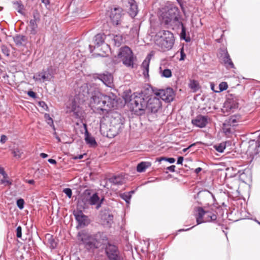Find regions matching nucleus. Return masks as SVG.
I'll use <instances>...</instances> for the list:
<instances>
[{
    "instance_id": "37",
    "label": "nucleus",
    "mask_w": 260,
    "mask_h": 260,
    "mask_svg": "<svg viewBox=\"0 0 260 260\" xmlns=\"http://www.w3.org/2000/svg\"><path fill=\"white\" fill-rule=\"evenodd\" d=\"M44 117L47 124L49 125L54 131H55V127L53 123V119L50 116V115L49 114L45 113Z\"/></svg>"
},
{
    "instance_id": "58",
    "label": "nucleus",
    "mask_w": 260,
    "mask_h": 260,
    "mask_svg": "<svg viewBox=\"0 0 260 260\" xmlns=\"http://www.w3.org/2000/svg\"><path fill=\"white\" fill-rule=\"evenodd\" d=\"M175 168H176V167L175 165H171L169 167H168L167 168V170H169L171 172H174L175 171Z\"/></svg>"
},
{
    "instance_id": "38",
    "label": "nucleus",
    "mask_w": 260,
    "mask_h": 260,
    "mask_svg": "<svg viewBox=\"0 0 260 260\" xmlns=\"http://www.w3.org/2000/svg\"><path fill=\"white\" fill-rule=\"evenodd\" d=\"M225 144L223 143H221L217 145H215L214 146V149L219 153L223 152L224 149H225Z\"/></svg>"
},
{
    "instance_id": "35",
    "label": "nucleus",
    "mask_w": 260,
    "mask_h": 260,
    "mask_svg": "<svg viewBox=\"0 0 260 260\" xmlns=\"http://www.w3.org/2000/svg\"><path fill=\"white\" fill-rule=\"evenodd\" d=\"M229 118L232 121L236 126L238 125V123L241 121V116L240 114H234L231 115Z\"/></svg>"
},
{
    "instance_id": "21",
    "label": "nucleus",
    "mask_w": 260,
    "mask_h": 260,
    "mask_svg": "<svg viewBox=\"0 0 260 260\" xmlns=\"http://www.w3.org/2000/svg\"><path fill=\"white\" fill-rule=\"evenodd\" d=\"M83 124L85 130V141L86 144L89 145L91 147L96 146L97 143L95 138L91 136L88 131L87 124L86 123H83Z\"/></svg>"
},
{
    "instance_id": "41",
    "label": "nucleus",
    "mask_w": 260,
    "mask_h": 260,
    "mask_svg": "<svg viewBox=\"0 0 260 260\" xmlns=\"http://www.w3.org/2000/svg\"><path fill=\"white\" fill-rule=\"evenodd\" d=\"M250 147L254 146L255 148V152L257 153L258 149L260 147V143L258 141L251 140L250 141Z\"/></svg>"
},
{
    "instance_id": "57",
    "label": "nucleus",
    "mask_w": 260,
    "mask_h": 260,
    "mask_svg": "<svg viewBox=\"0 0 260 260\" xmlns=\"http://www.w3.org/2000/svg\"><path fill=\"white\" fill-rule=\"evenodd\" d=\"M184 160V158L183 156H179L177 158V165H182L183 161Z\"/></svg>"
},
{
    "instance_id": "24",
    "label": "nucleus",
    "mask_w": 260,
    "mask_h": 260,
    "mask_svg": "<svg viewBox=\"0 0 260 260\" xmlns=\"http://www.w3.org/2000/svg\"><path fill=\"white\" fill-rule=\"evenodd\" d=\"M13 41L17 46H25L27 42V37L24 35L16 34L13 37Z\"/></svg>"
},
{
    "instance_id": "49",
    "label": "nucleus",
    "mask_w": 260,
    "mask_h": 260,
    "mask_svg": "<svg viewBox=\"0 0 260 260\" xmlns=\"http://www.w3.org/2000/svg\"><path fill=\"white\" fill-rule=\"evenodd\" d=\"M63 192L69 198H71L72 196V190L70 188L63 189Z\"/></svg>"
},
{
    "instance_id": "25",
    "label": "nucleus",
    "mask_w": 260,
    "mask_h": 260,
    "mask_svg": "<svg viewBox=\"0 0 260 260\" xmlns=\"http://www.w3.org/2000/svg\"><path fill=\"white\" fill-rule=\"evenodd\" d=\"M101 219L106 222L107 225H111L113 222V215L110 214L107 210L102 211Z\"/></svg>"
},
{
    "instance_id": "3",
    "label": "nucleus",
    "mask_w": 260,
    "mask_h": 260,
    "mask_svg": "<svg viewBox=\"0 0 260 260\" xmlns=\"http://www.w3.org/2000/svg\"><path fill=\"white\" fill-rule=\"evenodd\" d=\"M77 238L84 248L88 251H94L99 248L102 245H105L108 238L105 233L98 232L91 234L88 230H82L77 234Z\"/></svg>"
},
{
    "instance_id": "55",
    "label": "nucleus",
    "mask_w": 260,
    "mask_h": 260,
    "mask_svg": "<svg viewBox=\"0 0 260 260\" xmlns=\"http://www.w3.org/2000/svg\"><path fill=\"white\" fill-rule=\"evenodd\" d=\"M2 51L4 54H5L6 56L9 55V50L7 48V47L3 46L2 47Z\"/></svg>"
},
{
    "instance_id": "34",
    "label": "nucleus",
    "mask_w": 260,
    "mask_h": 260,
    "mask_svg": "<svg viewBox=\"0 0 260 260\" xmlns=\"http://www.w3.org/2000/svg\"><path fill=\"white\" fill-rule=\"evenodd\" d=\"M38 22L35 21V20H30L29 21V27L30 28V34L32 35H35L37 33L38 28Z\"/></svg>"
},
{
    "instance_id": "2",
    "label": "nucleus",
    "mask_w": 260,
    "mask_h": 260,
    "mask_svg": "<svg viewBox=\"0 0 260 260\" xmlns=\"http://www.w3.org/2000/svg\"><path fill=\"white\" fill-rule=\"evenodd\" d=\"M123 99L125 103H129L131 112L138 116H142L147 111L148 115L155 114L161 108L160 100L157 97L148 96L143 92L132 93L129 90L124 92Z\"/></svg>"
},
{
    "instance_id": "59",
    "label": "nucleus",
    "mask_w": 260,
    "mask_h": 260,
    "mask_svg": "<svg viewBox=\"0 0 260 260\" xmlns=\"http://www.w3.org/2000/svg\"><path fill=\"white\" fill-rule=\"evenodd\" d=\"M7 139V137L5 135H2L1 137L0 142L4 144L6 142Z\"/></svg>"
},
{
    "instance_id": "61",
    "label": "nucleus",
    "mask_w": 260,
    "mask_h": 260,
    "mask_svg": "<svg viewBox=\"0 0 260 260\" xmlns=\"http://www.w3.org/2000/svg\"><path fill=\"white\" fill-rule=\"evenodd\" d=\"M54 133H53V135L56 138V139L57 140L58 142H60L61 141L60 138L58 137V136L57 135V133H56L55 131H54Z\"/></svg>"
},
{
    "instance_id": "54",
    "label": "nucleus",
    "mask_w": 260,
    "mask_h": 260,
    "mask_svg": "<svg viewBox=\"0 0 260 260\" xmlns=\"http://www.w3.org/2000/svg\"><path fill=\"white\" fill-rule=\"evenodd\" d=\"M0 174L2 175L4 178H7L8 177V175L5 172L4 168L0 166Z\"/></svg>"
},
{
    "instance_id": "51",
    "label": "nucleus",
    "mask_w": 260,
    "mask_h": 260,
    "mask_svg": "<svg viewBox=\"0 0 260 260\" xmlns=\"http://www.w3.org/2000/svg\"><path fill=\"white\" fill-rule=\"evenodd\" d=\"M27 94L30 98L36 99L37 98V93L32 91V90H29L27 92Z\"/></svg>"
},
{
    "instance_id": "47",
    "label": "nucleus",
    "mask_w": 260,
    "mask_h": 260,
    "mask_svg": "<svg viewBox=\"0 0 260 260\" xmlns=\"http://www.w3.org/2000/svg\"><path fill=\"white\" fill-rule=\"evenodd\" d=\"M228 88V85L226 82H222L219 85V91H223L226 90Z\"/></svg>"
},
{
    "instance_id": "20",
    "label": "nucleus",
    "mask_w": 260,
    "mask_h": 260,
    "mask_svg": "<svg viewBox=\"0 0 260 260\" xmlns=\"http://www.w3.org/2000/svg\"><path fill=\"white\" fill-rule=\"evenodd\" d=\"M71 112H73L76 118H80L82 116L81 108L75 99L72 101L71 105Z\"/></svg>"
},
{
    "instance_id": "22",
    "label": "nucleus",
    "mask_w": 260,
    "mask_h": 260,
    "mask_svg": "<svg viewBox=\"0 0 260 260\" xmlns=\"http://www.w3.org/2000/svg\"><path fill=\"white\" fill-rule=\"evenodd\" d=\"M149 54L145 59L143 61L142 64L141 65V69L143 71V75L145 78H149V64L150 61V57Z\"/></svg>"
},
{
    "instance_id": "52",
    "label": "nucleus",
    "mask_w": 260,
    "mask_h": 260,
    "mask_svg": "<svg viewBox=\"0 0 260 260\" xmlns=\"http://www.w3.org/2000/svg\"><path fill=\"white\" fill-rule=\"evenodd\" d=\"M16 236L18 238H20L22 237V228L20 225L18 226L16 228Z\"/></svg>"
},
{
    "instance_id": "30",
    "label": "nucleus",
    "mask_w": 260,
    "mask_h": 260,
    "mask_svg": "<svg viewBox=\"0 0 260 260\" xmlns=\"http://www.w3.org/2000/svg\"><path fill=\"white\" fill-rule=\"evenodd\" d=\"M112 41L115 46L119 47L123 43V37L121 35H112Z\"/></svg>"
},
{
    "instance_id": "64",
    "label": "nucleus",
    "mask_w": 260,
    "mask_h": 260,
    "mask_svg": "<svg viewBox=\"0 0 260 260\" xmlns=\"http://www.w3.org/2000/svg\"><path fill=\"white\" fill-rule=\"evenodd\" d=\"M48 154L45 153H41L40 154V156L43 158H46L48 157Z\"/></svg>"
},
{
    "instance_id": "56",
    "label": "nucleus",
    "mask_w": 260,
    "mask_h": 260,
    "mask_svg": "<svg viewBox=\"0 0 260 260\" xmlns=\"http://www.w3.org/2000/svg\"><path fill=\"white\" fill-rule=\"evenodd\" d=\"M105 199L103 197L102 199L99 198V201H98V204L97 206H96V209H99L102 206V204L103 203Z\"/></svg>"
},
{
    "instance_id": "9",
    "label": "nucleus",
    "mask_w": 260,
    "mask_h": 260,
    "mask_svg": "<svg viewBox=\"0 0 260 260\" xmlns=\"http://www.w3.org/2000/svg\"><path fill=\"white\" fill-rule=\"evenodd\" d=\"M154 94L166 103H171L174 99L175 94L172 88L168 87L164 89H155L153 90Z\"/></svg>"
},
{
    "instance_id": "4",
    "label": "nucleus",
    "mask_w": 260,
    "mask_h": 260,
    "mask_svg": "<svg viewBox=\"0 0 260 260\" xmlns=\"http://www.w3.org/2000/svg\"><path fill=\"white\" fill-rule=\"evenodd\" d=\"M155 42L163 51L170 50L174 44V35L169 30H160L155 35Z\"/></svg>"
},
{
    "instance_id": "28",
    "label": "nucleus",
    "mask_w": 260,
    "mask_h": 260,
    "mask_svg": "<svg viewBox=\"0 0 260 260\" xmlns=\"http://www.w3.org/2000/svg\"><path fill=\"white\" fill-rule=\"evenodd\" d=\"M188 87L193 92L198 91L201 88L199 82L193 79L189 81Z\"/></svg>"
},
{
    "instance_id": "7",
    "label": "nucleus",
    "mask_w": 260,
    "mask_h": 260,
    "mask_svg": "<svg viewBox=\"0 0 260 260\" xmlns=\"http://www.w3.org/2000/svg\"><path fill=\"white\" fill-rule=\"evenodd\" d=\"M106 36L104 33L96 34L93 39L92 43L89 45L90 52L91 53L94 50L106 53L109 48V46L105 42Z\"/></svg>"
},
{
    "instance_id": "50",
    "label": "nucleus",
    "mask_w": 260,
    "mask_h": 260,
    "mask_svg": "<svg viewBox=\"0 0 260 260\" xmlns=\"http://www.w3.org/2000/svg\"><path fill=\"white\" fill-rule=\"evenodd\" d=\"M223 124H225V126H230L233 128H235L236 126L229 118L224 121Z\"/></svg>"
},
{
    "instance_id": "15",
    "label": "nucleus",
    "mask_w": 260,
    "mask_h": 260,
    "mask_svg": "<svg viewBox=\"0 0 260 260\" xmlns=\"http://www.w3.org/2000/svg\"><path fill=\"white\" fill-rule=\"evenodd\" d=\"M97 78L107 87H111L113 79V76L111 73L108 72H106L103 74H98Z\"/></svg>"
},
{
    "instance_id": "1",
    "label": "nucleus",
    "mask_w": 260,
    "mask_h": 260,
    "mask_svg": "<svg viewBox=\"0 0 260 260\" xmlns=\"http://www.w3.org/2000/svg\"><path fill=\"white\" fill-rule=\"evenodd\" d=\"M117 105V97L112 93L104 94L99 91H94L90 98V106L94 108L96 112L102 116L101 120H106L110 116V126L107 136L112 138L120 133L124 127L125 118L120 113H111L106 108H113Z\"/></svg>"
},
{
    "instance_id": "40",
    "label": "nucleus",
    "mask_w": 260,
    "mask_h": 260,
    "mask_svg": "<svg viewBox=\"0 0 260 260\" xmlns=\"http://www.w3.org/2000/svg\"><path fill=\"white\" fill-rule=\"evenodd\" d=\"M120 198L125 201L126 203L129 204L130 202V200L131 199V194L130 193H127V192H124L120 194Z\"/></svg>"
},
{
    "instance_id": "17",
    "label": "nucleus",
    "mask_w": 260,
    "mask_h": 260,
    "mask_svg": "<svg viewBox=\"0 0 260 260\" xmlns=\"http://www.w3.org/2000/svg\"><path fill=\"white\" fill-rule=\"evenodd\" d=\"M181 28V31L179 36L181 40H184L185 42L188 43L191 41V38L188 34L187 35V30L185 26L183 24L182 21L181 22L180 25L177 24L174 27V29H178Z\"/></svg>"
},
{
    "instance_id": "23",
    "label": "nucleus",
    "mask_w": 260,
    "mask_h": 260,
    "mask_svg": "<svg viewBox=\"0 0 260 260\" xmlns=\"http://www.w3.org/2000/svg\"><path fill=\"white\" fill-rule=\"evenodd\" d=\"M129 9L128 13L131 17L134 18L138 13V5L135 0H128Z\"/></svg>"
},
{
    "instance_id": "12",
    "label": "nucleus",
    "mask_w": 260,
    "mask_h": 260,
    "mask_svg": "<svg viewBox=\"0 0 260 260\" xmlns=\"http://www.w3.org/2000/svg\"><path fill=\"white\" fill-rule=\"evenodd\" d=\"M73 214L76 220L78 223V226H84L89 223L88 217L84 214L81 210H77L76 211H74Z\"/></svg>"
},
{
    "instance_id": "31",
    "label": "nucleus",
    "mask_w": 260,
    "mask_h": 260,
    "mask_svg": "<svg viewBox=\"0 0 260 260\" xmlns=\"http://www.w3.org/2000/svg\"><path fill=\"white\" fill-rule=\"evenodd\" d=\"M222 129L223 133L228 137L231 136L235 132V128L230 126H225V124H222Z\"/></svg>"
},
{
    "instance_id": "33",
    "label": "nucleus",
    "mask_w": 260,
    "mask_h": 260,
    "mask_svg": "<svg viewBox=\"0 0 260 260\" xmlns=\"http://www.w3.org/2000/svg\"><path fill=\"white\" fill-rule=\"evenodd\" d=\"M109 182L114 185H122L123 184V179L120 176H114L109 178Z\"/></svg>"
},
{
    "instance_id": "48",
    "label": "nucleus",
    "mask_w": 260,
    "mask_h": 260,
    "mask_svg": "<svg viewBox=\"0 0 260 260\" xmlns=\"http://www.w3.org/2000/svg\"><path fill=\"white\" fill-rule=\"evenodd\" d=\"M14 4L17 5L18 6V9L17 10V12L19 13L22 14V10L24 9V6L22 5L21 2H16L14 3Z\"/></svg>"
},
{
    "instance_id": "11",
    "label": "nucleus",
    "mask_w": 260,
    "mask_h": 260,
    "mask_svg": "<svg viewBox=\"0 0 260 260\" xmlns=\"http://www.w3.org/2000/svg\"><path fill=\"white\" fill-rule=\"evenodd\" d=\"M122 9L120 8L112 9L109 12V16L113 25H118L120 24L122 17Z\"/></svg>"
},
{
    "instance_id": "44",
    "label": "nucleus",
    "mask_w": 260,
    "mask_h": 260,
    "mask_svg": "<svg viewBox=\"0 0 260 260\" xmlns=\"http://www.w3.org/2000/svg\"><path fill=\"white\" fill-rule=\"evenodd\" d=\"M24 200L21 198L18 199L16 201V205L18 208L20 210H22L24 208Z\"/></svg>"
},
{
    "instance_id": "42",
    "label": "nucleus",
    "mask_w": 260,
    "mask_h": 260,
    "mask_svg": "<svg viewBox=\"0 0 260 260\" xmlns=\"http://www.w3.org/2000/svg\"><path fill=\"white\" fill-rule=\"evenodd\" d=\"M157 160L159 162H160L162 160H165V161L169 162L170 164H173L175 162V159L173 157H161L159 158H157Z\"/></svg>"
},
{
    "instance_id": "43",
    "label": "nucleus",
    "mask_w": 260,
    "mask_h": 260,
    "mask_svg": "<svg viewBox=\"0 0 260 260\" xmlns=\"http://www.w3.org/2000/svg\"><path fill=\"white\" fill-rule=\"evenodd\" d=\"M184 44H182L181 48L179 49L180 53V58L179 59L180 61H183L186 58V54L184 52Z\"/></svg>"
},
{
    "instance_id": "53",
    "label": "nucleus",
    "mask_w": 260,
    "mask_h": 260,
    "mask_svg": "<svg viewBox=\"0 0 260 260\" xmlns=\"http://www.w3.org/2000/svg\"><path fill=\"white\" fill-rule=\"evenodd\" d=\"M40 107H42L44 110L48 111V107L46 103L44 101H40L38 103Z\"/></svg>"
},
{
    "instance_id": "36",
    "label": "nucleus",
    "mask_w": 260,
    "mask_h": 260,
    "mask_svg": "<svg viewBox=\"0 0 260 260\" xmlns=\"http://www.w3.org/2000/svg\"><path fill=\"white\" fill-rule=\"evenodd\" d=\"M160 74L162 77L169 78L172 76V73L170 69H165L162 71H160Z\"/></svg>"
},
{
    "instance_id": "63",
    "label": "nucleus",
    "mask_w": 260,
    "mask_h": 260,
    "mask_svg": "<svg viewBox=\"0 0 260 260\" xmlns=\"http://www.w3.org/2000/svg\"><path fill=\"white\" fill-rule=\"evenodd\" d=\"M202 170V168H200V167H198L197 168H196V169H194V172L198 174H199L201 171Z\"/></svg>"
},
{
    "instance_id": "62",
    "label": "nucleus",
    "mask_w": 260,
    "mask_h": 260,
    "mask_svg": "<svg viewBox=\"0 0 260 260\" xmlns=\"http://www.w3.org/2000/svg\"><path fill=\"white\" fill-rule=\"evenodd\" d=\"M81 202L83 204L84 206H86L87 203H88V200L87 199L83 198L81 200Z\"/></svg>"
},
{
    "instance_id": "26",
    "label": "nucleus",
    "mask_w": 260,
    "mask_h": 260,
    "mask_svg": "<svg viewBox=\"0 0 260 260\" xmlns=\"http://www.w3.org/2000/svg\"><path fill=\"white\" fill-rule=\"evenodd\" d=\"M46 239L48 244L49 245V247L51 249H54L56 248L57 243L55 241L53 236L50 234H47L46 236Z\"/></svg>"
},
{
    "instance_id": "46",
    "label": "nucleus",
    "mask_w": 260,
    "mask_h": 260,
    "mask_svg": "<svg viewBox=\"0 0 260 260\" xmlns=\"http://www.w3.org/2000/svg\"><path fill=\"white\" fill-rule=\"evenodd\" d=\"M33 19L30 20H35L36 22H39L40 21V14L37 10H36L33 13Z\"/></svg>"
},
{
    "instance_id": "39",
    "label": "nucleus",
    "mask_w": 260,
    "mask_h": 260,
    "mask_svg": "<svg viewBox=\"0 0 260 260\" xmlns=\"http://www.w3.org/2000/svg\"><path fill=\"white\" fill-rule=\"evenodd\" d=\"M200 195H203V196H206V197H211L214 200H215L214 196L210 191H208V190H206V189H205L204 190L200 191L198 193V196H199Z\"/></svg>"
},
{
    "instance_id": "14",
    "label": "nucleus",
    "mask_w": 260,
    "mask_h": 260,
    "mask_svg": "<svg viewBox=\"0 0 260 260\" xmlns=\"http://www.w3.org/2000/svg\"><path fill=\"white\" fill-rule=\"evenodd\" d=\"M220 57L222 58V63L226 69H234L235 66L226 49H220Z\"/></svg>"
},
{
    "instance_id": "18",
    "label": "nucleus",
    "mask_w": 260,
    "mask_h": 260,
    "mask_svg": "<svg viewBox=\"0 0 260 260\" xmlns=\"http://www.w3.org/2000/svg\"><path fill=\"white\" fill-rule=\"evenodd\" d=\"M195 217L196 218L197 225L204 223L205 214L206 210L201 207H197L194 208Z\"/></svg>"
},
{
    "instance_id": "60",
    "label": "nucleus",
    "mask_w": 260,
    "mask_h": 260,
    "mask_svg": "<svg viewBox=\"0 0 260 260\" xmlns=\"http://www.w3.org/2000/svg\"><path fill=\"white\" fill-rule=\"evenodd\" d=\"M48 162L52 165H56L57 164L56 160L52 158H49L48 160Z\"/></svg>"
},
{
    "instance_id": "27",
    "label": "nucleus",
    "mask_w": 260,
    "mask_h": 260,
    "mask_svg": "<svg viewBox=\"0 0 260 260\" xmlns=\"http://www.w3.org/2000/svg\"><path fill=\"white\" fill-rule=\"evenodd\" d=\"M151 166V163L148 161H142L139 163L137 166L138 172H144L147 168Z\"/></svg>"
},
{
    "instance_id": "19",
    "label": "nucleus",
    "mask_w": 260,
    "mask_h": 260,
    "mask_svg": "<svg viewBox=\"0 0 260 260\" xmlns=\"http://www.w3.org/2000/svg\"><path fill=\"white\" fill-rule=\"evenodd\" d=\"M39 77V79H43L44 81H50L54 78L52 71L51 68H48L46 70H43L42 72L38 73L37 75Z\"/></svg>"
},
{
    "instance_id": "5",
    "label": "nucleus",
    "mask_w": 260,
    "mask_h": 260,
    "mask_svg": "<svg viewBox=\"0 0 260 260\" xmlns=\"http://www.w3.org/2000/svg\"><path fill=\"white\" fill-rule=\"evenodd\" d=\"M162 20L164 24L168 26L174 27L177 24L180 25L182 18L180 14V11L177 7L168 8L161 15Z\"/></svg>"
},
{
    "instance_id": "16",
    "label": "nucleus",
    "mask_w": 260,
    "mask_h": 260,
    "mask_svg": "<svg viewBox=\"0 0 260 260\" xmlns=\"http://www.w3.org/2000/svg\"><path fill=\"white\" fill-rule=\"evenodd\" d=\"M192 124L200 128L205 127L208 123V117L202 115H199L191 120Z\"/></svg>"
},
{
    "instance_id": "13",
    "label": "nucleus",
    "mask_w": 260,
    "mask_h": 260,
    "mask_svg": "<svg viewBox=\"0 0 260 260\" xmlns=\"http://www.w3.org/2000/svg\"><path fill=\"white\" fill-rule=\"evenodd\" d=\"M220 57L222 58V63L226 69H234L235 66L226 49H220Z\"/></svg>"
},
{
    "instance_id": "6",
    "label": "nucleus",
    "mask_w": 260,
    "mask_h": 260,
    "mask_svg": "<svg viewBox=\"0 0 260 260\" xmlns=\"http://www.w3.org/2000/svg\"><path fill=\"white\" fill-rule=\"evenodd\" d=\"M117 55L118 58L125 67L131 69L134 68L135 57L132 50L129 47L125 46L120 48Z\"/></svg>"
},
{
    "instance_id": "8",
    "label": "nucleus",
    "mask_w": 260,
    "mask_h": 260,
    "mask_svg": "<svg viewBox=\"0 0 260 260\" xmlns=\"http://www.w3.org/2000/svg\"><path fill=\"white\" fill-rule=\"evenodd\" d=\"M105 253L108 260H124L118 247L108 242L104 247Z\"/></svg>"
},
{
    "instance_id": "29",
    "label": "nucleus",
    "mask_w": 260,
    "mask_h": 260,
    "mask_svg": "<svg viewBox=\"0 0 260 260\" xmlns=\"http://www.w3.org/2000/svg\"><path fill=\"white\" fill-rule=\"evenodd\" d=\"M216 215L210 212L208 210H206V213L205 214L204 222H210L211 221H214L216 220Z\"/></svg>"
},
{
    "instance_id": "32",
    "label": "nucleus",
    "mask_w": 260,
    "mask_h": 260,
    "mask_svg": "<svg viewBox=\"0 0 260 260\" xmlns=\"http://www.w3.org/2000/svg\"><path fill=\"white\" fill-rule=\"evenodd\" d=\"M99 201V197L97 192H94L90 197L88 200V203L91 205H96L97 206L98 201Z\"/></svg>"
},
{
    "instance_id": "45",
    "label": "nucleus",
    "mask_w": 260,
    "mask_h": 260,
    "mask_svg": "<svg viewBox=\"0 0 260 260\" xmlns=\"http://www.w3.org/2000/svg\"><path fill=\"white\" fill-rule=\"evenodd\" d=\"M12 153L14 157H15L16 158H19L21 156L22 153L20 152V151L18 148L14 149L12 150Z\"/></svg>"
},
{
    "instance_id": "10",
    "label": "nucleus",
    "mask_w": 260,
    "mask_h": 260,
    "mask_svg": "<svg viewBox=\"0 0 260 260\" xmlns=\"http://www.w3.org/2000/svg\"><path fill=\"white\" fill-rule=\"evenodd\" d=\"M238 108V102L236 97L234 94H230L224 103L223 108L227 112L233 111Z\"/></svg>"
}]
</instances>
